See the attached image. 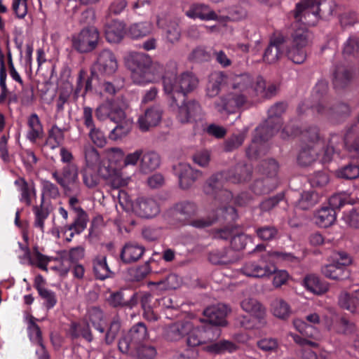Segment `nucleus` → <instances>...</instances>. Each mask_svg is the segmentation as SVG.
<instances>
[{
  "instance_id": "f257e3e1",
  "label": "nucleus",
  "mask_w": 359,
  "mask_h": 359,
  "mask_svg": "<svg viewBox=\"0 0 359 359\" xmlns=\"http://www.w3.org/2000/svg\"><path fill=\"white\" fill-rule=\"evenodd\" d=\"M232 90L222 95L215 102V108L221 114L236 112L247 101V97L255 96L256 79L243 74L232 78Z\"/></svg>"
},
{
  "instance_id": "f03ea898",
  "label": "nucleus",
  "mask_w": 359,
  "mask_h": 359,
  "mask_svg": "<svg viewBox=\"0 0 359 359\" xmlns=\"http://www.w3.org/2000/svg\"><path fill=\"white\" fill-rule=\"evenodd\" d=\"M286 106L283 103H277L268 110V119L264 125L258 126L254 133L251 144L247 150L250 158H257L265 154L266 141L271 138L280 127L279 117L285 112Z\"/></svg>"
},
{
  "instance_id": "7ed1b4c3",
  "label": "nucleus",
  "mask_w": 359,
  "mask_h": 359,
  "mask_svg": "<svg viewBox=\"0 0 359 359\" xmlns=\"http://www.w3.org/2000/svg\"><path fill=\"white\" fill-rule=\"evenodd\" d=\"M236 174L222 172L212 175L205 182L203 186V191L205 194L220 199L224 197V202L231 198L232 194L227 189H224L225 181L232 183H239L250 179L251 175L250 168L246 165H238L236 168Z\"/></svg>"
},
{
  "instance_id": "20e7f679",
  "label": "nucleus",
  "mask_w": 359,
  "mask_h": 359,
  "mask_svg": "<svg viewBox=\"0 0 359 359\" xmlns=\"http://www.w3.org/2000/svg\"><path fill=\"white\" fill-rule=\"evenodd\" d=\"M128 65L131 69V79L138 85L155 82L161 77L163 67L152 63L151 58L143 53H132L128 56Z\"/></svg>"
},
{
  "instance_id": "39448f33",
  "label": "nucleus",
  "mask_w": 359,
  "mask_h": 359,
  "mask_svg": "<svg viewBox=\"0 0 359 359\" xmlns=\"http://www.w3.org/2000/svg\"><path fill=\"white\" fill-rule=\"evenodd\" d=\"M334 4L332 0L319 2L318 0H302L296 4L293 17L298 22L315 25L318 19L327 18L333 13Z\"/></svg>"
},
{
  "instance_id": "423d86ee",
  "label": "nucleus",
  "mask_w": 359,
  "mask_h": 359,
  "mask_svg": "<svg viewBox=\"0 0 359 359\" xmlns=\"http://www.w3.org/2000/svg\"><path fill=\"white\" fill-rule=\"evenodd\" d=\"M297 262L298 259L291 253L278 251L269 252L258 262H248L244 264L241 271L244 275L252 278H265L272 275L274 265L269 263L275 262Z\"/></svg>"
},
{
  "instance_id": "0eeeda50",
  "label": "nucleus",
  "mask_w": 359,
  "mask_h": 359,
  "mask_svg": "<svg viewBox=\"0 0 359 359\" xmlns=\"http://www.w3.org/2000/svg\"><path fill=\"white\" fill-rule=\"evenodd\" d=\"M198 85V79L191 73L184 72L177 76L175 67L165 72L163 76V87L165 94L183 98L194 90Z\"/></svg>"
},
{
  "instance_id": "6e6552de",
  "label": "nucleus",
  "mask_w": 359,
  "mask_h": 359,
  "mask_svg": "<svg viewBox=\"0 0 359 359\" xmlns=\"http://www.w3.org/2000/svg\"><path fill=\"white\" fill-rule=\"evenodd\" d=\"M118 201L126 212H133L142 218L154 217L160 212L158 203L151 197L142 196L133 201L126 192L121 191L118 194Z\"/></svg>"
},
{
  "instance_id": "1a4fd4ad",
  "label": "nucleus",
  "mask_w": 359,
  "mask_h": 359,
  "mask_svg": "<svg viewBox=\"0 0 359 359\" xmlns=\"http://www.w3.org/2000/svg\"><path fill=\"white\" fill-rule=\"evenodd\" d=\"M303 145L297 158L298 163L307 166L313 163L318 155V149L323 144L319 130L316 126H311L302 133Z\"/></svg>"
},
{
  "instance_id": "9d476101",
  "label": "nucleus",
  "mask_w": 359,
  "mask_h": 359,
  "mask_svg": "<svg viewBox=\"0 0 359 359\" xmlns=\"http://www.w3.org/2000/svg\"><path fill=\"white\" fill-rule=\"evenodd\" d=\"M169 107L175 112L177 119L182 123L196 121L201 117V108L195 100H186L172 95L169 98Z\"/></svg>"
},
{
  "instance_id": "9b49d317",
  "label": "nucleus",
  "mask_w": 359,
  "mask_h": 359,
  "mask_svg": "<svg viewBox=\"0 0 359 359\" xmlns=\"http://www.w3.org/2000/svg\"><path fill=\"white\" fill-rule=\"evenodd\" d=\"M149 339V333L143 323H137L125 334L118 341V348L123 353H128L131 351L139 348Z\"/></svg>"
},
{
  "instance_id": "f8f14e48",
  "label": "nucleus",
  "mask_w": 359,
  "mask_h": 359,
  "mask_svg": "<svg viewBox=\"0 0 359 359\" xmlns=\"http://www.w3.org/2000/svg\"><path fill=\"white\" fill-rule=\"evenodd\" d=\"M351 263V258L344 252L335 254L333 263L324 266L321 271L323 274L330 279L344 280L348 278L349 271L346 266Z\"/></svg>"
},
{
  "instance_id": "ddd939ff",
  "label": "nucleus",
  "mask_w": 359,
  "mask_h": 359,
  "mask_svg": "<svg viewBox=\"0 0 359 359\" xmlns=\"http://www.w3.org/2000/svg\"><path fill=\"white\" fill-rule=\"evenodd\" d=\"M100 35L95 27L83 29L72 38L73 47L80 53H88L94 50L98 43Z\"/></svg>"
},
{
  "instance_id": "4468645a",
  "label": "nucleus",
  "mask_w": 359,
  "mask_h": 359,
  "mask_svg": "<svg viewBox=\"0 0 359 359\" xmlns=\"http://www.w3.org/2000/svg\"><path fill=\"white\" fill-rule=\"evenodd\" d=\"M163 115L162 107L158 104L153 105L138 116L137 126L142 132L149 131L160 124Z\"/></svg>"
},
{
  "instance_id": "2eb2a0df",
  "label": "nucleus",
  "mask_w": 359,
  "mask_h": 359,
  "mask_svg": "<svg viewBox=\"0 0 359 359\" xmlns=\"http://www.w3.org/2000/svg\"><path fill=\"white\" fill-rule=\"evenodd\" d=\"M52 177L65 191H69L70 185H77L79 183V167L75 163L66 164L60 174L57 170L53 171Z\"/></svg>"
},
{
  "instance_id": "dca6fc26",
  "label": "nucleus",
  "mask_w": 359,
  "mask_h": 359,
  "mask_svg": "<svg viewBox=\"0 0 359 359\" xmlns=\"http://www.w3.org/2000/svg\"><path fill=\"white\" fill-rule=\"evenodd\" d=\"M156 23L159 28L164 30L163 37L167 43L175 44L180 41L181 31L177 19L159 17Z\"/></svg>"
},
{
  "instance_id": "f3484780",
  "label": "nucleus",
  "mask_w": 359,
  "mask_h": 359,
  "mask_svg": "<svg viewBox=\"0 0 359 359\" xmlns=\"http://www.w3.org/2000/svg\"><path fill=\"white\" fill-rule=\"evenodd\" d=\"M185 15L191 19L198 18L201 20H219V15L210 7L203 3H194L185 11Z\"/></svg>"
},
{
  "instance_id": "a211bd4d",
  "label": "nucleus",
  "mask_w": 359,
  "mask_h": 359,
  "mask_svg": "<svg viewBox=\"0 0 359 359\" xmlns=\"http://www.w3.org/2000/svg\"><path fill=\"white\" fill-rule=\"evenodd\" d=\"M177 172L179 177L180 185L187 189L202 176L201 171L193 168L189 164L181 163L177 165Z\"/></svg>"
},
{
  "instance_id": "6ab92c4d",
  "label": "nucleus",
  "mask_w": 359,
  "mask_h": 359,
  "mask_svg": "<svg viewBox=\"0 0 359 359\" xmlns=\"http://www.w3.org/2000/svg\"><path fill=\"white\" fill-rule=\"evenodd\" d=\"M95 66L101 74L111 75L116 71L118 63L111 51L104 50L99 54Z\"/></svg>"
},
{
  "instance_id": "aec40b11",
  "label": "nucleus",
  "mask_w": 359,
  "mask_h": 359,
  "mask_svg": "<svg viewBox=\"0 0 359 359\" xmlns=\"http://www.w3.org/2000/svg\"><path fill=\"white\" fill-rule=\"evenodd\" d=\"M284 49V37L278 35L271 39L270 43L263 55V61L268 64L276 62L282 56Z\"/></svg>"
},
{
  "instance_id": "412c9836",
  "label": "nucleus",
  "mask_w": 359,
  "mask_h": 359,
  "mask_svg": "<svg viewBox=\"0 0 359 359\" xmlns=\"http://www.w3.org/2000/svg\"><path fill=\"white\" fill-rule=\"evenodd\" d=\"M36 319L33 316L27 318V330L30 340L39 346L36 350V353L40 359H48V355L42 343L41 332L39 327L36 323Z\"/></svg>"
},
{
  "instance_id": "4be33fe9",
  "label": "nucleus",
  "mask_w": 359,
  "mask_h": 359,
  "mask_svg": "<svg viewBox=\"0 0 359 359\" xmlns=\"http://www.w3.org/2000/svg\"><path fill=\"white\" fill-rule=\"evenodd\" d=\"M228 312V308L226 305L218 304L212 305L203 311L204 317L210 324L220 326L226 324V316Z\"/></svg>"
},
{
  "instance_id": "5701e85b",
  "label": "nucleus",
  "mask_w": 359,
  "mask_h": 359,
  "mask_svg": "<svg viewBox=\"0 0 359 359\" xmlns=\"http://www.w3.org/2000/svg\"><path fill=\"white\" fill-rule=\"evenodd\" d=\"M240 255L232 249L215 250L209 255V260L214 264L228 265L237 262Z\"/></svg>"
},
{
  "instance_id": "b1692460",
  "label": "nucleus",
  "mask_w": 359,
  "mask_h": 359,
  "mask_svg": "<svg viewBox=\"0 0 359 359\" xmlns=\"http://www.w3.org/2000/svg\"><path fill=\"white\" fill-rule=\"evenodd\" d=\"M161 157L153 150L144 151L142 149V158L139 165V170L142 173L148 174L159 168Z\"/></svg>"
},
{
  "instance_id": "393cba45",
  "label": "nucleus",
  "mask_w": 359,
  "mask_h": 359,
  "mask_svg": "<svg viewBox=\"0 0 359 359\" xmlns=\"http://www.w3.org/2000/svg\"><path fill=\"white\" fill-rule=\"evenodd\" d=\"M19 247L24 252V256L21 258V263L27 264L29 265H36L39 269L47 271V265L50 259L36 251L32 256L29 249L27 247H23L20 243H18Z\"/></svg>"
},
{
  "instance_id": "a878e982",
  "label": "nucleus",
  "mask_w": 359,
  "mask_h": 359,
  "mask_svg": "<svg viewBox=\"0 0 359 359\" xmlns=\"http://www.w3.org/2000/svg\"><path fill=\"white\" fill-rule=\"evenodd\" d=\"M15 184L18 187V191L20 194V201L27 206L31 205L32 198L36 196L34 183L27 182L24 178L20 177L15 181Z\"/></svg>"
},
{
  "instance_id": "bb28decb",
  "label": "nucleus",
  "mask_w": 359,
  "mask_h": 359,
  "mask_svg": "<svg viewBox=\"0 0 359 359\" xmlns=\"http://www.w3.org/2000/svg\"><path fill=\"white\" fill-rule=\"evenodd\" d=\"M27 132L26 137L31 142L34 143L43 137L44 130L39 116L33 113L27 118Z\"/></svg>"
},
{
  "instance_id": "cd10ccee",
  "label": "nucleus",
  "mask_w": 359,
  "mask_h": 359,
  "mask_svg": "<svg viewBox=\"0 0 359 359\" xmlns=\"http://www.w3.org/2000/svg\"><path fill=\"white\" fill-rule=\"evenodd\" d=\"M294 32L292 34V43L294 46L306 47L311 39V34L308 31L303 22H298L295 18Z\"/></svg>"
},
{
  "instance_id": "c85d7f7f",
  "label": "nucleus",
  "mask_w": 359,
  "mask_h": 359,
  "mask_svg": "<svg viewBox=\"0 0 359 359\" xmlns=\"http://www.w3.org/2000/svg\"><path fill=\"white\" fill-rule=\"evenodd\" d=\"M104 32L109 43H118L125 34V25L118 20H111L105 24Z\"/></svg>"
},
{
  "instance_id": "c756f323",
  "label": "nucleus",
  "mask_w": 359,
  "mask_h": 359,
  "mask_svg": "<svg viewBox=\"0 0 359 359\" xmlns=\"http://www.w3.org/2000/svg\"><path fill=\"white\" fill-rule=\"evenodd\" d=\"M241 307L245 311L257 318L260 324H265L264 320L265 309L257 299L253 298L245 299L241 302Z\"/></svg>"
},
{
  "instance_id": "7c9ffc66",
  "label": "nucleus",
  "mask_w": 359,
  "mask_h": 359,
  "mask_svg": "<svg viewBox=\"0 0 359 359\" xmlns=\"http://www.w3.org/2000/svg\"><path fill=\"white\" fill-rule=\"evenodd\" d=\"M192 329V323L189 321L178 322L170 325L167 332L166 337L170 341H177L184 336H188Z\"/></svg>"
},
{
  "instance_id": "2f4dec72",
  "label": "nucleus",
  "mask_w": 359,
  "mask_h": 359,
  "mask_svg": "<svg viewBox=\"0 0 359 359\" xmlns=\"http://www.w3.org/2000/svg\"><path fill=\"white\" fill-rule=\"evenodd\" d=\"M107 302L113 307L121 306L133 309L138 303V296L137 293H134L129 300L126 301L123 292L117 291L109 294Z\"/></svg>"
},
{
  "instance_id": "473e14b6",
  "label": "nucleus",
  "mask_w": 359,
  "mask_h": 359,
  "mask_svg": "<svg viewBox=\"0 0 359 359\" xmlns=\"http://www.w3.org/2000/svg\"><path fill=\"white\" fill-rule=\"evenodd\" d=\"M227 78L222 72H215L209 76V81L207 85V95L209 97H215L220 91L221 86L226 83Z\"/></svg>"
},
{
  "instance_id": "72a5a7b5",
  "label": "nucleus",
  "mask_w": 359,
  "mask_h": 359,
  "mask_svg": "<svg viewBox=\"0 0 359 359\" xmlns=\"http://www.w3.org/2000/svg\"><path fill=\"white\" fill-rule=\"evenodd\" d=\"M34 219L33 225L39 229L41 232L44 231V222L50 215V210L46 202L41 201L39 205H35L32 207Z\"/></svg>"
},
{
  "instance_id": "f704fd0d",
  "label": "nucleus",
  "mask_w": 359,
  "mask_h": 359,
  "mask_svg": "<svg viewBox=\"0 0 359 359\" xmlns=\"http://www.w3.org/2000/svg\"><path fill=\"white\" fill-rule=\"evenodd\" d=\"M336 220V212L328 206L322 207L315 215V222L318 226L327 228Z\"/></svg>"
},
{
  "instance_id": "c9c22d12",
  "label": "nucleus",
  "mask_w": 359,
  "mask_h": 359,
  "mask_svg": "<svg viewBox=\"0 0 359 359\" xmlns=\"http://www.w3.org/2000/svg\"><path fill=\"white\" fill-rule=\"evenodd\" d=\"M319 195L315 191L308 190L303 191L299 198L295 202V207L306 210L313 208L319 201Z\"/></svg>"
},
{
  "instance_id": "e433bc0d",
  "label": "nucleus",
  "mask_w": 359,
  "mask_h": 359,
  "mask_svg": "<svg viewBox=\"0 0 359 359\" xmlns=\"http://www.w3.org/2000/svg\"><path fill=\"white\" fill-rule=\"evenodd\" d=\"M144 249L136 244H126L122 250L121 257L125 263H131L138 260L143 255Z\"/></svg>"
},
{
  "instance_id": "4c0bfd02",
  "label": "nucleus",
  "mask_w": 359,
  "mask_h": 359,
  "mask_svg": "<svg viewBox=\"0 0 359 359\" xmlns=\"http://www.w3.org/2000/svg\"><path fill=\"white\" fill-rule=\"evenodd\" d=\"M181 280L175 274H170L166 278L157 281L150 282L149 285H152L154 287L152 289L153 291H164L168 290H175L180 286Z\"/></svg>"
},
{
  "instance_id": "58836bf2",
  "label": "nucleus",
  "mask_w": 359,
  "mask_h": 359,
  "mask_svg": "<svg viewBox=\"0 0 359 359\" xmlns=\"http://www.w3.org/2000/svg\"><path fill=\"white\" fill-rule=\"evenodd\" d=\"M128 107V103L123 100L117 99L111 101L110 120L114 123L127 120L125 110Z\"/></svg>"
},
{
  "instance_id": "ea45409f",
  "label": "nucleus",
  "mask_w": 359,
  "mask_h": 359,
  "mask_svg": "<svg viewBox=\"0 0 359 359\" xmlns=\"http://www.w3.org/2000/svg\"><path fill=\"white\" fill-rule=\"evenodd\" d=\"M237 348V346L228 340H222L217 342H211L206 345L204 349L210 353L222 354L226 352L232 353Z\"/></svg>"
},
{
  "instance_id": "a19ab883",
  "label": "nucleus",
  "mask_w": 359,
  "mask_h": 359,
  "mask_svg": "<svg viewBox=\"0 0 359 359\" xmlns=\"http://www.w3.org/2000/svg\"><path fill=\"white\" fill-rule=\"evenodd\" d=\"M277 185L278 180L276 178L265 177L263 179L256 180L252 189L256 194H264L273 191Z\"/></svg>"
},
{
  "instance_id": "79ce46f5",
  "label": "nucleus",
  "mask_w": 359,
  "mask_h": 359,
  "mask_svg": "<svg viewBox=\"0 0 359 359\" xmlns=\"http://www.w3.org/2000/svg\"><path fill=\"white\" fill-rule=\"evenodd\" d=\"M304 285L313 294H322L328 290L327 285L315 275H309L304 278Z\"/></svg>"
},
{
  "instance_id": "37998d69",
  "label": "nucleus",
  "mask_w": 359,
  "mask_h": 359,
  "mask_svg": "<svg viewBox=\"0 0 359 359\" xmlns=\"http://www.w3.org/2000/svg\"><path fill=\"white\" fill-rule=\"evenodd\" d=\"M69 332L73 338L81 337L89 342L93 340V335L89 325L85 322L72 323Z\"/></svg>"
},
{
  "instance_id": "c03bdc74",
  "label": "nucleus",
  "mask_w": 359,
  "mask_h": 359,
  "mask_svg": "<svg viewBox=\"0 0 359 359\" xmlns=\"http://www.w3.org/2000/svg\"><path fill=\"white\" fill-rule=\"evenodd\" d=\"M351 77V72L346 67L338 66L334 73L333 83L336 88H343L350 82Z\"/></svg>"
},
{
  "instance_id": "a18cd8bd",
  "label": "nucleus",
  "mask_w": 359,
  "mask_h": 359,
  "mask_svg": "<svg viewBox=\"0 0 359 359\" xmlns=\"http://www.w3.org/2000/svg\"><path fill=\"white\" fill-rule=\"evenodd\" d=\"M65 128H60L57 125H53L48 131V137L46 144L51 149L58 147L65 138Z\"/></svg>"
},
{
  "instance_id": "49530a36",
  "label": "nucleus",
  "mask_w": 359,
  "mask_h": 359,
  "mask_svg": "<svg viewBox=\"0 0 359 359\" xmlns=\"http://www.w3.org/2000/svg\"><path fill=\"white\" fill-rule=\"evenodd\" d=\"M271 312L274 316L280 319L287 318L291 313L289 304L283 299L277 298L271 304Z\"/></svg>"
},
{
  "instance_id": "de8ad7c7",
  "label": "nucleus",
  "mask_w": 359,
  "mask_h": 359,
  "mask_svg": "<svg viewBox=\"0 0 359 359\" xmlns=\"http://www.w3.org/2000/svg\"><path fill=\"white\" fill-rule=\"evenodd\" d=\"M277 92V87L273 83H266L262 77L256 78V94L262 97H271Z\"/></svg>"
},
{
  "instance_id": "09e8293b",
  "label": "nucleus",
  "mask_w": 359,
  "mask_h": 359,
  "mask_svg": "<svg viewBox=\"0 0 359 359\" xmlns=\"http://www.w3.org/2000/svg\"><path fill=\"white\" fill-rule=\"evenodd\" d=\"M156 350L154 346L145 345L144 343L140 345L139 348L134 349L128 355L138 359H154L156 355Z\"/></svg>"
},
{
  "instance_id": "8fccbe9b",
  "label": "nucleus",
  "mask_w": 359,
  "mask_h": 359,
  "mask_svg": "<svg viewBox=\"0 0 359 359\" xmlns=\"http://www.w3.org/2000/svg\"><path fill=\"white\" fill-rule=\"evenodd\" d=\"M116 123L117 126L109 135V139L114 141L126 137L130 132L132 126V122L129 119Z\"/></svg>"
},
{
  "instance_id": "3c124183",
  "label": "nucleus",
  "mask_w": 359,
  "mask_h": 359,
  "mask_svg": "<svg viewBox=\"0 0 359 359\" xmlns=\"http://www.w3.org/2000/svg\"><path fill=\"white\" fill-rule=\"evenodd\" d=\"M60 196L58 187L53 182L46 180H41V201L45 202V198L55 199Z\"/></svg>"
},
{
  "instance_id": "603ef678",
  "label": "nucleus",
  "mask_w": 359,
  "mask_h": 359,
  "mask_svg": "<svg viewBox=\"0 0 359 359\" xmlns=\"http://www.w3.org/2000/svg\"><path fill=\"white\" fill-rule=\"evenodd\" d=\"M94 272L96 277L100 280H104L109 278L111 273L106 261L105 257H101L94 261Z\"/></svg>"
},
{
  "instance_id": "864d4df0",
  "label": "nucleus",
  "mask_w": 359,
  "mask_h": 359,
  "mask_svg": "<svg viewBox=\"0 0 359 359\" xmlns=\"http://www.w3.org/2000/svg\"><path fill=\"white\" fill-rule=\"evenodd\" d=\"M359 53V38L356 36H350L343 46V55L344 57H355Z\"/></svg>"
},
{
  "instance_id": "5fc2aeb1",
  "label": "nucleus",
  "mask_w": 359,
  "mask_h": 359,
  "mask_svg": "<svg viewBox=\"0 0 359 359\" xmlns=\"http://www.w3.org/2000/svg\"><path fill=\"white\" fill-rule=\"evenodd\" d=\"M173 210L176 215H180L187 219L195 214L196 206L192 202L182 201L177 203Z\"/></svg>"
},
{
  "instance_id": "6e6d98bb",
  "label": "nucleus",
  "mask_w": 359,
  "mask_h": 359,
  "mask_svg": "<svg viewBox=\"0 0 359 359\" xmlns=\"http://www.w3.org/2000/svg\"><path fill=\"white\" fill-rule=\"evenodd\" d=\"M88 318L97 330L101 333L104 332V327L102 324L103 321V313L100 309L97 307L90 309L88 311Z\"/></svg>"
},
{
  "instance_id": "4d7b16f0",
  "label": "nucleus",
  "mask_w": 359,
  "mask_h": 359,
  "mask_svg": "<svg viewBox=\"0 0 359 359\" xmlns=\"http://www.w3.org/2000/svg\"><path fill=\"white\" fill-rule=\"evenodd\" d=\"M293 325L295 329L305 337L316 338L318 335V331L313 325H308L301 319L294 320Z\"/></svg>"
},
{
  "instance_id": "13d9d810",
  "label": "nucleus",
  "mask_w": 359,
  "mask_h": 359,
  "mask_svg": "<svg viewBox=\"0 0 359 359\" xmlns=\"http://www.w3.org/2000/svg\"><path fill=\"white\" fill-rule=\"evenodd\" d=\"M293 325L295 329L305 337L316 338L318 335V331L313 325H308L301 319L294 320Z\"/></svg>"
},
{
  "instance_id": "bf43d9fd",
  "label": "nucleus",
  "mask_w": 359,
  "mask_h": 359,
  "mask_svg": "<svg viewBox=\"0 0 359 359\" xmlns=\"http://www.w3.org/2000/svg\"><path fill=\"white\" fill-rule=\"evenodd\" d=\"M203 330V344H209L219 338L221 334V330L212 324L207 325L201 328Z\"/></svg>"
},
{
  "instance_id": "052dcab7",
  "label": "nucleus",
  "mask_w": 359,
  "mask_h": 359,
  "mask_svg": "<svg viewBox=\"0 0 359 359\" xmlns=\"http://www.w3.org/2000/svg\"><path fill=\"white\" fill-rule=\"evenodd\" d=\"M88 221V218L86 212H80L79 214H76L74 222L67 226V231H74L76 234H79L86 228Z\"/></svg>"
},
{
  "instance_id": "680f3d73",
  "label": "nucleus",
  "mask_w": 359,
  "mask_h": 359,
  "mask_svg": "<svg viewBox=\"0 0 359 359\" xmlns=\"http://www.w3.org/2000/svg\"><path fill=\"white\" fill-rule=\"evenodd\" d=\"M130 34L133 38L144 36L152 31V25L148 22L135 23L130 26Z\"/></svg>"
},
{
  "instance_id": "e2e57ef3",
  "label": "nucleus",
  "mask_w": 359,
  "mask_h": 359,
  "mask_svg": "<svg viewBox=\"0 0 359 359\" xmlns=\"http://www.w3.org/2000/svg\"><path fill=\"white\" fill-rule=\"evenodd\" d=\"M218 21L224 20H241L246 17V11L241 7L235 6L226 8V15L219 16Z\"/></svg>"
},
{
  "instance_id": "0e129e2a",
  "label": "nucleus",
  "mask_w": 359,
  "mask_h": 359,
  "mask_svg": "<svg viewBox=\"0 0 359 359\" xmlns=\"http://www.w3.org/2000/svg\"><path fill=\"white\" fill-rule=\"evenodd\" d=\"M305 47L294 46L292 43V47L288 50L287 54L289 59H290L294 63L302 64L303 63L306 57Z\"/></svg>"
},
{
  "instance_id": "69168bd1",
  "label": "nucleus",
  "mask_w": 359,
  "mask_h": 359,
  "mask_svg": "<svg viewBox=\"0 0 359 359\" xmlns=\"http://www.w3.org/2000/svg\"><path fill=\"white\" fill-rule=\"evenodd\" d=\"M121 321L118 317H114L112 320L109 329L105 334V342L107 344H112L121 330Z\"/></svg>"
},
{
  "instance_id": "338daca9",
  "label": "nucleus",
  "mask_w": 359,
  "mask_h": 359,
  "mask_svg": "<svg viewBox=\"0 0 359 359\" xmlns=\"http://www.w3.org/2000/svg\"><path fill=\"white\" fill-rule=\"evenodd\" d=\"M36 289L39 295L44 300L45 306L48 309L53 308L56 304L57 298L55 292L39 285L36 286Z\"/></svg>"
},
{
  "instance_id": "774afa93",
  "label": "nucleus",
  "mask_w": 359,
  "mask_h": 359,
  "mask_svg": "<svg viewBox=\"0 0 359 359\" xmlns=\"http://www.w3.org/2000/svg\"><path fill=\"white\" fill-rule=\"evenodd\" d=\"M337 175L340 178L353 180L359 177V166L357 165H348L339 169Z\"/></svg>"
}]
</instances>
